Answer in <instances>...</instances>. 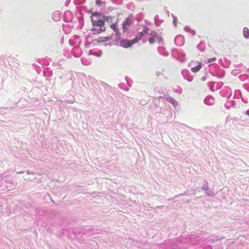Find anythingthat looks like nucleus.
Masks as SVG:
<instances>
[{"instance_id": "1", "label": "nucleus", "mask_w": 249, "mask_h": 249, "mask_svg": "<svg viewBox=\"0 0 249 249\" xmlns=\"http://www.w3.org/2000/svg\"><path fill=\"white\" fill-rule=\"evenodd\" d=\"M91 20L92 24L102 25L105 24V22L101 19V15L98 13H93L91 15Z\"/></svg>"}, {"instance_id": "2", "label": "nucleus", "mask_w": 249, "mask_h": 249, "mask_svg": "<svg viewBox=\"0 0 249 249\" xmlns=\"http://www.w3.org/2000/svg\"><path fill=\"white\" fill-rule=\"evenodd\" d=\"M133 20L134 18L132 15H129L124 19L122 24L123 31L124 33L127 31V26L131 25L133 22Z\"/></svg>"}, {"instance_id": "3", "label": "nucleus", "mask_w": 249, "mask_h": 249, "mask_svg": "<svg viewBox=\"0 0 249 249\" xmlns=\"http://www.w3.org/2000/svg\"><path fill=\"white\" fill-rule=\"evenodd\" d=\"M93 27L91 29L93 34H98L106 31L105 24L99 25L97 24H92Z\"/></svg>"}, {"instance_id": "4", "label": "nucleus", "mask_w": 249, "mask_h": 249, "mask_svg": "<svg viewBox=\"0 0 249 249\" xmlns=\"http://www.w3.org/2000/svg\"><path fill=\"white\" fill-rule=\"evenodd\" d=\"M121 46L124 48H128L131 46L134 43H136V42H134V39L132 40H128V39H122L120 42Z\"/></svg>"}, {"instance_id": "5", "label": "nucleus", "mask_w": 249, "mask_h": 249, "mask_svg": "<svg viewBox=\"0 0 249 249\" xmlns=\"http://www.w3.org/2000/svg\"><path fill=\"white\" fill-rule=\"evenodd\" d=\"M148 31H149L148 28H147L146 26H144L143 30L142 31L140 32L138 34V36L134 39V42H136V43H137L139 41H140L141 39L142 36H143L144 35L147 34L148 33Z\"/></svg>"}, {"instance_id": "6", "label": "nucleus", "mask_w": 249, "mask_h": 249, "mask_svg": "<svg viewBox=\"0 0 249 249\" xmlns=\"http://www.w3.org/2000/svg\"><path fill=\"white\" fill-rule=\"evenodd\" d=\"M110 28L115 32L117 36L120 35V33L119 29L117 27V23H113L110 25Z\"/></svg>"}, {"instance_id": "7", "label": "nucleus", "mask_w": 249, "mask_h": 249, "mask_svg": "<svg viewBox=\"0 0 249 249\" xmlns=\"http://www.w3.org/2000/svg\"><path fill=\"white\" fill-rule=\"evenodd\" d=\"M111 39V38L109 36H101L98 37L96 40L98 42H105L110 40Z\"/></svg>"}, {"instance_id": "8", "label": "nucleus", "mask_w": 249, "mask_h": 249, "mask_svg": "<svg viewBox=\"0 0 249 249\" xmlns=\"http://www.w3.org/2000/svg\"><path fill=\"white\" fill-rule=\"evenodd\" d=\"M202 68V65L201 63H199L196 66L192 67L191 68L192 71L194 72H196L199 71L200 69Z\"/></svg>"}, {"instance_id": "9", "label": "nucleus", "mask_w": 249, "mask_h": 249, "mask_svg": "<svg viewBox=\"0 0 249 249\" xmlns=\"http://www.w3.org/2000/svg\"><path fill=\"white\" fill-rule=\"evenodd\" d=\"M243 35L245 37L249 38V30L248 28L245 27L243 29Z\"/></svg>"}, {"instance_id": "10", "label": "nucleus", "mask_w": 249, "mask_h": 249, "mask_svg": "<svg viewBox=\"0 0 249 249\" xmlns=\"http://www.w3.org/2000/svg\"><path fill=\"white\" fill-rule=\"evenodd\" d=\"M166 100L168 102L171 103L173 105H174V106L176 105V101L174 99V98H173L171 97H167L166 98Z\"/></svg>"}, {"instance_id": "11", "label": "nucleus", "mask_w": 249, "mask_h": 249, "mask_svg": "<svg viewBox=\"0 0 249 249\" xmlns=\"http://www.w3.org/2000/svg\"><path fill=\"white\" fill-rule=\"evenodd\" d=\"M150 36L152 37L156 38H157L158 37V36L157 34V33L155 31H152L150 34Z\"/></svg>"}, {"instance_id": "12", "label": "nucleus", "mask_w": 249, "mask_h": 249, "mask_svg": "<svg viewBox=\"0 0 249 249\" xmlns=\"http://www.w3.org/2000/svg\"><path fill=\"white\" fill-rule=\"evenodd\" d=\"M156 38H154V37H151L150 38H149V42L150 44H152L153 43H154V42H155V39Z\"/></svg>"}, {"instance_id": "13", "label": "nucleus", "mask_w": 249, "mask_h": 249, "mask_svg": "<svg viewBox=\"0 0 249 249\" xmlns=\"http://www.w3.org/2000/svg\"><path fill=\"white\" fill-rule=\"evenodd\" d=\"M215 60V58H211V59H209L208 60V62H211L212 61H213Z\"/></svg>"}, {"instance_id": "14", "label": "nucleus", "mask_w": 249, "mask_h": 249, "mask_svg": "<svg viewBox=\"0 0 249 249\" xmlns=\"http://www.w3.org/2000/svg\"><path fill=\"white\" fill-rule=\"evenodd\" d=\"M101 2V1L100 0H96V3L97 4H99Z\"/></svg>"}]
</instances>
